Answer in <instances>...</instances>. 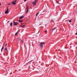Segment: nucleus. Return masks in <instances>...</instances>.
I'll list each match as a JSON object with an SVG mask.
<instances>
[{
  "instance_id": "nucleus-1",
  "label": "nucleus",
  "mask_w": 77,
  "mask_h": 77,
  "mask_svg": "<svg viewBox=\"0 0 77 77\" xmlns=\"http://www.w3.org/2000/svg\"><path fill=\"white\" fill-rule=\"evenodd\" d=\"M16 1H17V0H14L12 2L11 4H8V5H12V4H14V5H15L16 3H17Z\"/></svg>"
},
{
  "instance_id": "nucleus-2",
  "label": "nucleus",
  "mask_w": 77,
  "mask_h": 77,
  "mask_svg": "<svg viewBox=\"0 0 77 77\" xmlns=\"http://www.w3.org/2000/svg\"><path fill=\"white\" fill-rule=\"evenodd\" d=\"M13 22L14 23H13L14 26H17V25H18V24H19V23H18L14 22V21H13Z\"/></svg>"
},
{
  "instance_id": "nucleus-3",
  "label": "nucleus",
  "mask_w": 77,
  "mask_h": 77,
  "mask_svg": "<svg viewBox=\"0 0 77 77\" xmlns=\"http://www.w3.org/2000/svg\"><path fill=\"white\" fill-rule=\"evenodd\" d=\"M8 12H9V8L8 7H7V9L6 11L5 12V14H8Z\"/></svg>"
},
{
  "instance_id": "nucleus-4",
  "label": "nucleus",
  "mask_w": 77,
  "mask_h": 77,
  "mask_svg": "<svg viewBox=\"0 0 77 77\" xmlns=\"http://www.w3.org/2000/svg\"><path fill=\"white\" fill-rule=\"evenodd\" d=\"M32 4L33 5H36V2H35V1H33L32 2Z\"/></svg>"
},
{
  "instance_id": "nucleus-5",
  "label": "nucleus",
  "mask_w": 77,
  "mask_h": 77,
  "mask_svg": "<svg viewBox=\"0 0 77 77\" xmlns=\"http://www.w3.org/2000/svg\"><path fill=\"white\" fill-rule=\"evenodd\" d=\"M33 60H31L30 61H29V62H28L27 63V65L29 64V63H31V62H32V61H33Z\"/></svg>"
},
{
  "instance_id": "nucleus-6",
  "label": "nucleus",
  "mask_w": 77,
  "mask_h": 77,
  "mask_svg": "<svg viewBox=\"0 0 77 77\" xmlns=\"http://www.w3.org/2000/svg\"><path fill=\"white\" fill-rule=\"evenodd\" d=\"M45 44V42H41L40 43V45H43V44Z\"/></svg>"
},
{
  "instance_id": "nucleus-7",
  "label": "nucleus",
  "mask_w": 77,
  "mask_h": 77,
  "mask_svg": "<svg viewBox=\"0 0 77 77\" xmlns=\"http://www.w3.org/2000/svg\"><path fill=\"white\" fill-rule=\"evenodd\" d=\"M26 14H27V12H28V11H29V8L27 7V8L26 9Z\"/></svg>"
},
{
  "instance_id": "nucleus-8",
  "label": "nucleus",
  "mask_w": 77,
  "mask_h": 77,
  "mask_svg": "<svg viewBox=\"0 0 77 77\" xmlns=\"http://www.w3.org/2000/svg\"><path fill=\"white\" fill-rule=\"evenodd\" d=\"M4 49V46H2V48L1 49V52H2L3 51V50Z\"/></svg>"
},
{
  "instance_id": "nucleus-9",
  "label": "nucleus",
  "mask_w": 77,
  "mask_h": 77,
  "mask_svg": "<svg viewBox=\"0 0 77 77\" xmlns=\"http://www.w3.org/2000/svg\"><path fill=\"white\" fill-rule=\"evenodd\" d=\"M24 17V16H22L19 17V19H22V18H23Z\"/></svg>"
},
{
  "instance_id": "nucleus-10",
  "label": "nucleus",
  "mask_w": 77,
  "mask_h": 77,
  "mask_svg": "<svg viewBox=\"0 0 77 77\" xmlns=\"http://www.w3.org/2000/svg\"><path fill=\"white\" fill-rule=\"evenodd\" d=\"M4 50H5V51H6L8 52V48H5V49H4Z\"/></svg>"
},
{
  "instance_id": "nucleus-11",
  "label": "nucleus",
  "mask_w": 77,
  "mask_h": 77,
  "mask_svg": "<svg viewBox=\"0 0 77 77\" xmlns=\"http://www.w3.org/2000/svg\"><path fill=\"white\" fill-rule=\"evenodd\" d=\"M26 25H22V26H21V27H22V28H24V27H25Z\"/></svg>"
},
{
  "instance_id": "nucleus-12",
  "label": "nucleus",
  "mask_w": 77,
  "mask_h": 77,
  "mask_svg": "<svg viewBox=\"0 0 77 77\" xmlns=\"http://www.w3.org/2000/svg\"><path fill=\"white\" fill-rule=\"evenodd\" d=\"M39 45L41 47V48H43V45Z\"/></svg>"
},
{
  "instance_id": "nucleus-13",
  "label": "nucleus",
  "mask_w": 77,
  "mask_h": 77,
  "mask_svg": "<svg viewBox=\"0 0 77 77\" xmlns=\"http://www.w3.org/2000/svg\"><path fill=\"white\" fill-rule=\"evenodd\" d=\"M17 39L18 41H21V40L19 38H18Z\"/></svg>"
},
{
  "instance_id": "nucleus-14",
  "label": "nucleus",
  "mask_w": 77,
  "mask_h": 77,
  "mask_svg": "<svg viewBox=\"0 0 77 77\" xmlns=\"http://www.w3.org/2000/svg\"><path fill=\"white\" fill-rule=\"evenodd\" d=\"M19 21L20 22V23H21V22H23V21L22 20H19Z\"/></svg>"
},
{
  "instance_id": "nucleus-15",
  "label": "nucleus",
  "mask_w": 77,
  "mask_h": 77,
  "mask_svg": "<svg viewBox=\"0 0 77 77\" xmlns=\"http://www.w3.org/2000/svg\"><path fill=\"white\" fill-rule=\"evenodd\" d=\"M12 23H10V26L11 27H12Z\"/></svg>"
},
{
  "instance_id": "nucleus-16",
  "label": "nucleus",
  "mask_w": 77,
  "mask_h": 77,
  "mask_svg": "<svg viewBox=\"0 0 77 77\" xmlns=\"http://www.w3.org/2000/svg\"><path fill=\"white\" fill-rule=\"evenodd\" d=\"M39 14V12H38V13H37V14H36V17H37V16H38V14Z\"/></svg>"
},
{
  "instance_id": "nucleus-17",
  "label": "nucleus",
  "mask_w": 77,
  "mask_h": 77,
  "mask_svg": "<svg viewBox=\"0 0 77 77\" xmlns=\"http://www.w3.org/2000/svg\"><path fill=\"white\" fill-rule=\"evenodd\" d=\"M35 2H36V3H37V2H38V0H35Z\"/></svg>"
},
{
  "instance_id": "nucleus-18",
  "label": "nucleus",
  "mask_w": 77,
  "mask_h": 77,
  "mask_svg": "<svg viewBox=\"0 0 77 77\" xmlns=\"http://www.w3.org/2000/svg\"><path fill=\"white\" fill-rule=\"evenodd\" d=\"M18 33H19V32H17L16 33V34H15V35H17V34H18Z\"/></svg>"
},
{
  "instance_id": "nucleus-19",
  "label": "nucleus",
  "mask_w": 77,
  "mask_h": 77,
  "mask_svg": "<svg viewBox=\"0 0 77 77\" xmlns=\"http://www.w3.org/2000/svg\"><path fill=\"white\" fill-rule=\"evenodd\" d=\"M71 19L69 21V23H71Z\"/></svg>"
},
{
  "instance_id": "nucleus-20",
  "label": "nucleus",
  "mask_w": 77,
  "mask_h": 77,
  "mask_svg": "<svg viewBox=\"0 0 77 77\" xmlns=\"http://www.w3.org/2000/svg\"><path fill=\"white\" fill-rule=\"evenodd\" d=\"M56 2L58 3V4H59V2H57V1H56Z\"/></svg>"
},
{
  "instance_id": "nucleus-21",
  "label": "nucleus",
  "mask_w": 77,
  "mask_h": 77,
  "mask_svg": "<svg viewBox=\"0 0 77 77\" xmlns=\"http://www.w3.org/2000/svg\"><path fill=\"white\" fill-rule=\"evenodd\" d=\"M55 29H56V28H54L53 29L52 31H53L54 30H55Z\"/></svg>"
},
{
  "instance_id": "nucleus-22",
  "label": "nucleus",
  "mask_w": 77,
  "mask_h": 77,
  "mask_svg": "<svg viewBox=\"0 0 77 77\" xmlns=\"http://www.w3.org/2000/svg\"><path fill=\"white\" fill-rule=\"evenodd\" d=\"M7 45H8V44H6L5 46V47L7 46Z\"/></svg>"
},
{
  "instance_id": "nucleus-23",
  "label": "nucleus",
  "mask_w": 77,
  "mask_h": 77,
  "mask_svg": "<svg viewBox=\"0 0 77 77\" xmlns=\"http://www.w3.org/2000/svg\"><path fill=\"white\" fill-rule=\"evenodd\" d=\"M20 32V29L17 32Z\"/></svg>"
},
{
  "instance_id": "nucleus-24",
  "label": "nucleus",
  "mask_w": 77,
  "mask_h": 77,
  "mask_svg": "<svg viewBox=\"0 0 77 77\" xmlns=\"http://www.w3.org/2000/svg\"><path fill=\"white\" fill-rule=\"evenodd\" d=\"M47 32V30H45V33H46Z\"/></svg>"
},
{
  "instance_id": "nucleus-25",
  "label": "nucleus",
  "mask_w": 77,
  "mask_h": 77,
  "mask_svg": "<svg viewBox=\"0 0 77 77\" xmlns=\"http://www.w3.org/2000/svg\"><path fill=\"white\" fill-rule=\"evenodd\" d=\"M21 42H22V43H23L24 42L22 40L21 41Z\"/></svg>"
},
{
  "instance_id": "nucleus-26",
  "label": "nucleus",
  "mask_w": 77,
  "mask_h": 77,
  "mask_svg": "<svg viewBox=\"0 0 77 77\" xmlns=\"http://www.w3.org/2000/svg\"><path fill=\"white\" fill-rule=\"evenodd\" d=\"M27 0H24V1H25V2H26V1H27Z\"/></svg>"
},
{
  "instance_id": "nucleus-27",
  "label": "nucleus",
  "mask_w": 77,
  "mask_h": 77,
  "mask_svg": "<svg viewBox=\"0 0 77 77\" xmlns=\"http://www.w3.org/2000/svg\"><path fill=\"white\" fill-rule=\"evenodd\" d=\"M9 21H8V23H9Z\"/></svg>"
},
{
  "instance_id": "nucleus-28",
  "label": "nucleus",
  "mask_w": 77,
  "mask_h": 77,
  "mask_svg": "<svg viewBox=\"0 0 77 77\" xmlns=\"http://www.w3.org/2000/svg\"><path fill=\"white\" fill-rule=\"evenodd\" d=\"M75 35H77V33H75Z\"/></svg>"
},
{
  "instance_id": "nucleus-29",
  "label": "nucleus",
  "mask_w": 77,
  "mask_h": 77,
  "mask_svg": "<svg viewBox=\"0 0 77 77\" xmlns=\"http://www.w3.org/2000/svg\"><path fill=\"white\" fill-rule=\"evenodd\" d=\"M39 31L38 32V33H39Z\"/></svg>"
},
{
  "instance_id": "nucleus-30",
  "label": "nucleus",
  "mask_w": 77,
  "mask_h": 77,
  "mask_svg": "<svg viewBox=\"0 0 77 77\" xmlns=\"http://www.w3.org/2000/svg\"><path fill=\"white\" fill-rule=\"evenodd\" d=\"M0 6H1V3H0Z\"/></svg>"
},
{
  "instance_id": "nucleus-31",
  "label": "nucleus",
  "mask_w": 77,
  "mask_h": 77,
  "mask_svg": "<svg viewBox=\"0 0 77 77\" xmlns=\"http://www.w3.org/2000/svg\"><path fill=\"white\" fill-rule=\"evenodd\" d=\"M45 12V11H43L42 12Z\"/></svg>"
},
{
  "instance_id": "nucleus-32",
  "label": "nucleus",
  "mask_w": 77,
  "mask_h": 77,
  "mask_svg": "<svg viewBox=\"0 0 77 77\" xmlns=\"http://www.w3.org/2000/svg\"><path fill=\"white\" fill-rule=\"evenodd\" d=\"M59 50H60V49H59V50H58V51H59Z\"/></svg>"
},
{
  "instance_id": "nucleus-33",
  "label": "nucleus",
  "mask_w": 77,
  "mask_h": 77,
  "mask_svg": "<svg viewBox=\"0 0 77 77\" xmlns=\"http://www.w3.org/2000/svg\"><path fill=\"white\" fill-rule=\"evenodd\" d=\"M0 54L1 55H2V54Z\"/></svg>"
},
{
  "instance_id": "nucleus-34",
  "label": "nucleus",
  "mask_w": 77,
  "mask_h": 77,
  "mask_svg": "<svg viewBox=\"0 0 77 77\" xmlns=\"http://www.w3.org/2000/svg\"><path fill=\"white\" fill-rule=\"evenodd\" d=\"M65 48H66V47H65Z\"/></svg>"
},
{
  "instance_id": "nucleus-35",
  "label": "nucleus",
  "mask_w": 77,
  "mask_h": 77,
  "mask_svg": "<svg viewBox=\"0 0 77 77\" xmlns=\"http://www.w3.org/2000/svg\"><path fill=\"white\" fill-rule=\"evenodd\" d=\"M70 48H71V46H70Z\"/></svg>"
}]
</instances>
